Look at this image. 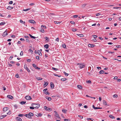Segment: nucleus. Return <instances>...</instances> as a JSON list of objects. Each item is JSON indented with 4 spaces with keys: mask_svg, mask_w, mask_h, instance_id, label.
<instances>
[{
    "mask_svg": "<svg viewBox=\"0 0 121 121\" xmlns=\"http://www.w3.org/2000/svg\"><path fill=\"white\" fill-rule=\"evenodd\" d=\"M34 116V114L32 112H29L28 114H25L24 116L29 119H32V116Z\"/></svg>",
    "mask_w": 121,
    "mask_h": 121,
    "instance_id": "1",
    "label": "nucleus"
},
{
    "mask_svg": "<svg viewBox=\"0 0 121 121\" xmlns=\"http://www.w3.org/2000/svg\"><path fill=\"white\" fill-rule=\"evenodd\" d=\"M31 106H34V108L37 109L39 107L40 105L39 104H35L33 103L32 104Z\"/></svg>",
    "mask_w": 121,
    "mask_h": 121,
    "instance_id": "2",
    "label": "nucleus"
},
{
    "mask_svg": "<svg viewBox=\"0 0 121 121\" xmlns=\"http://www.w3.org/2000/svg\"><path fill=\"white\" fill-rule=\"evenodd\" d=\"M8 31L7 30H6L2 34V36L3 37H5L8 35V33L7 32Z\"/></svg>",
    "mask_w": 121,
    "mask_h": 121,
    "instance_id": "3",
    "label": "nucleus"
},
{
    "mask_svg": "<svg viewBox=\"0 0 121 121\" xmlns=\"http://www.w3.org/2000/svg\"><path fill=\"white\" fill-rule=\"evenodd\" d=\"M24 68L26 70L29 72H30V71L29 69L28 68L27 65L26 64H25L24 65Z\"/></svg>",
    "mask_w": 121,
    "mask_h": 121,
    "instance_id": "4",
    "label": "nucleus"
},
{
    "mask_svg": "<svg viewBox=\"0 0 121 121\" xmlns=\"http://www.w3.org/2000/svg\"><path fill=\"white\" fill-rule=\"evenodd\" d=\"M44 109L46 110L49 111H51L52 110V109L51 108H48V107H47L46 106L44 107Z\"/></svg>",
    "mask_w": 121,
    "mask_h": 121,
    "instance_id": "5",
    "label": "nucleus"
},
{
    "mask_svg": "<svg viewBox=\"0 0 121 121\" xmlns=\"http://www.w3.org/2000/svg\"><path fill=\"white\" fill-rule=\"evenodd\" d=\"M32 65L33 67L35 69H40V68L38 67L37 65L35 64H32Z\"/></svg>",
    "mask_w": 121,
    "mask_h": 121,
    "instance_id": "6",
    "label": "nucleus"
},
{
    "mask_svg": "<svg viewBox=\"0 0 121 121\" xmlns=\"http://www.w3.org/2000/svg\"><path fill=\"white\" fill-rule=\"evenodd\" d=\"M54 112L55 114V116L58 118H59L60 119V117H59L58 115V113L56 111H54Z\"/></svg>",
    "mask_w": 121,
    "mask_h": 121,
    "instance_id": "7",
    "label": "nucleus"
},
{
    "mask_svg": "<svg viewBox=\"0 0 121 121\" xmlns=\"http://www.w3.org/2000/svg\"><path fill=\"white\" fill-rule=\"evenodd\" d=\"M85 67V65H83L81 64H80L79 66V67L80 69H82Z\"/></svg>",
    "mask_w": 121,
    "mask_h": 121,
    "instance_id": "8",
    "label": "nucleus"
},
{
    "mask_svg": "<svg viewBox=\"0 0 121 121\" xmlns=\"http://www.w3.org/2000/svg\"><path fill=\"white\" fill-rule=\"evenodd\" d=\"M26 99L27 100H30L31 99V97L29 96H27L25 97Z\"/></svg>",
    "mask_w": 121,
    "mask_h": 121,
    "instance_id": "9",
    "label": "nucleus"
},
{
    "mask_svg": "<svg viewBox=\"0 0 121 121\" xmlns=\"http://www.w3.org/2000/svg\"><path fill=\"white\" fill-rule=\"evenodd\" d=\"M7 97L12 99H13V96L11 95H8L7 96Z\"/></svg>",
    "mask_w": 121,
    "mask_h": 121,
    "instance_id": "10",
    "label": "nucleus"
},
{
    "mask_svg": "<svg viewBox=\"0 0 121 121\" xmlns=\"http://www.w3.org/2000/svg\"><path fill=\"white\" fill-rule=\"evenodd\" d=\"M9 109V108L5 107L3 108V111L4 112H5Z\"/></svg>",
    "mask_w": 121,
    "mask_h": 121,
    "instance_id": "11",
    "label": "nucleus"
},
{
    "mask_svg": "<svg viewBox=\"0 0 121 121\" xmlns=\"http://www.w3.org/2000/svg\"><path fill=\"white\" fill-rule=\"evenodd\" d=\"M88 46L89 47L92 48L94 47L95 46V45L91 44H89Z\"/></svg>",
    "mask_w": 121,
    "mask_h": 121,
    "instance_id": "12",
    "label": "nucleus"
},
{
    "mask_svg": "<svg viewBox=\"0 0 121 121\" xmlns=\"http://www.w3.org/2000/svg\"><path fill=\"white\" fill-rule=\"evenodd\" d=\"M29 21L30 22L34 24L35 23V21L34 20H30Z\"/></svg>",
    "mask_w": 121,
    "mask_h": 121,
    "instance_id": "13",
    "label": "nucleus"
},
{
    "mask_svg": "<svg viewBox=\"0 0 121 121\" xmlns=\"http://www.w3.org/2000/svg\"><path fill=\"white\" fill-rule=\"evenodd\" d=\"M16 119L18 121H22V119L20 117H17Z\"/></svg>",
    "mask_w": 121,
    "mask_h": 121,
    "instance_id": "14",
    "label": "nucleus"
},
{
    "mask_svg": "<svg viewBox=\"0 0 121 121\" xmlns=\"http://www.w3.org/2000/svg\"><path fill=\"white\" fill-rule=\"evenodd\" d=\"M62 111L65 113H66L67 110L65 109H63L62 110Z\"/></svg>",
    "mask_w": 121,
    "mask_h": 121,
    "instance_id": "15",
    "label": "nucleus"
},
{
    "mask_svg": "<svg viewBox=\"0 0 121 121\" xmlns=\"http://www.w3.org/2000/svg\"><path fill=\"white\" fill-rule=\"evenodd\" d=\"M50 85L51 86V87L53 89L54 87V84L52 83V82H51L50 83Z\"/></svg>",
    "mask_w": 121,
    "mask_h": 121,
    "instance_id": "16",
    "label": "nucleus"
},
{
    "mask_svg": "<svg viewBox=\"0 0 121 121\" xmlns=\"http://www.w3.org/2000/svg\"><path fill=\"white\" fill-rule=\"evenodd\" d=\"M46 98L49 101H51V98L50 97H47Z\"/></svg>",
    "mask_w": 121,
    "mask_h": 121,
    "instance_id": "17",
    "label": "nucleus"
},
{
    "mask_svg": "<svg viewBox=\"0 0 121 121\" xmlns=\"http://www.w3.org/2000/svg\"><path fill=\"white\" fill-rule=\"evenodd\" d=\"M49 46L48 44L45 45L44 46V47L46 49H48V48Z\"/></svg>",
    "mask_w": 121,
    "mask_h": 121,
    "instance_id": "18",
    "label": "nucleus"
},
{
    "mask_svg": "<svg viewBox=\"0 0 121 121\" xmlns=\"http://www.w3.org/2000/svg\"><path fill=\"white\" fill-rule=\"evenodd\" d=\"M7 116V115H3L0 117V119H3V118L4 117Z\"/></svg>",
    "mask_w": 121,
    "mask_h": 121,
    "instance_id": "19",
    "label": "nucleus"
},
{
    "mask_svg": "<svg viewBox=\"0 0 121 121\" xmlns=\"http://www.w3.org/2000/svg\"><path fill=\"white\" fill-rule=\"evenodd\" d=\"M82 7H89L88 6V5L87 4H84L83 5Z\"/></svg>",
    "mask_w": 121,
    "mask_h": 121,
    "instance_id": "20",
    "label": "nucleus"
},
{
    "mask_svg": "<svg viewBox=\"0 0 121 121\" xmlns=\"http://www.w3.org/2000/svg\"><path fill=\"white\" fill-rule=\"evenodd\" d=\"M77 87L79 89H81L82 88V86L80 85H78L77 86Z\"/></svg>",
    "mask_w": 121,
    "mask_h": 121,
    "instance_id": "21",
    "label": "nucleus"
},
{
    "mask_svg": "<svg viewBox=\"0 0 121 121\" xmlns=\"http://www.w3.org/2000/svg\"><path fill=\"white\" fill-rule=\"evenodd\" d=\"M48 82H45V84L43 85V86L45 87H46L48 85Z\"/></svg>",
    "mask_w": 121,
    "mask_h": 121,
    "instance_id": "22",
    "label": "nucleus"
},
{
    "mask_svg": "<svg viewBox=\"0 0 121 121\" xmlns=\"http://www.w3.org/2000/svg\"><path fill=\"white\" fill-rule=\"evenodd\" d=\"M103 103L104 105H107V103L105 101L103 100Z\"/></svg>",
    "mask_w": 121,
    "mask_h": 121,
    "instance_id": "23",
    "label": "nucleus"
},
{
    "mask_svg": "<svg viewBox=\"0 0 121 121\" xmlns=\"http://www.w3.org/2000/svg\"><path fill=\"white\" fill-rule=\"evenodd\" d=\"M109 117L112 119L115 118V117H114L113 115H110L109 116Z\"/></svg>",
    "mask_w": 121,
    "mask_h": 121,
    "instance_id": "24",
    "label": "nucleus"
},
{
    "mask_svg": "<svg viewBox=\"0 0 121 121\" xmlns=\"http://www.w3.org/2000/svg\"><path fill=\"white\" fill-rule=\"evenodd\" d=\"M38 54H39V55L40 56H41L42 55V54L41 52H40V50H38Z\"/></svg>",
    "mask_w": 121,
    "mask_h": 121,
    "instance_id": "25",
    "label": "nucleus"
},
{
    "mask_svg": "<svg viewBox=\"0 0 121 121\" xmlns=\"http://www.w3.org/2000/svg\"><path fill=\"white\" fill-rule=\"evenodd\" d=\"M104 71L102 70H101L100 71L99 73L100 74H102L104 73Z\"/></svg>",
    "mask_w": 121,
    "mask_h": 121,
    "instance_id": "26",
    "label": "nucleus"
},
{
    "mask_svg": "<svg viewBox=\"0 0 121 121\" xmlns=\"http://www.w3.org/2000/svg\"><path fill=\"white\" fill-rule=\"evenodd\" d=\"M26 103V102L22 101L20 102V103L22 105L25 104Z\"/></svg>",
    "mask_w": 121,
    "mask_h": 121,
    "instance_id": "27",
    "label": "nucleus"
},
{
    "mask_svg": "<svg viewBox=\"0 0 121 121\" xmlns=\"http://www.w3.org/2000/svg\"><path fill=\"white\" fill-rule=\"evenodd\" d=\"M45 39H46V40H47V41H48L49 40V39L48 37H45Z\"/></svg>",
    "mask_w": 121,
    "mask_h": 121,
    "instance_id": "28",
    "label": "nucleus"
},
{
    "mask_svg": "<svg viewBox=\"0 0 121 121\" xmlns=\"http://www.w3.org/2000/svg\"><path fill=\"white\" fill-rule=\"evenodd\" d=\"M20 22L22 24H24L25 23V22L23 21H22V20L21 19L20 20Z\"/></svg>",
    "mask_w": 121,
    "mask_h": 121,
    "instance_id": "29",
    "label": "nucleus"
},
{
    "mask_svg": "<svg viewBox=\"0 0 121 121\" xmlns=\"http://www.w3.org/2000/svg\"><path fill=\"white\" fill-rule=\"evenodd\" d=\"M92 107L93 108L95 109H98V107H95L94 105H93Z\"/></svg>",
    "mask_w": 121,
    "mask_h": 121,
    "instance_id": "30",
    "label": "nucleus"
},
{
    "mask_svg": "<svg viewBox=\"0 0 121 121\" xmlns=\"http://www.w3.org/2000/svg\"><path fill=\"white\" fill-rule=\"evenodd\" d=\"M54 76H58V77H60L61 76L60 75H57V74H55V73L54 74Z\"/></svg>",
    "mask_w": 121,
    "mask_h": 121,
    "instance_id": "31",
    "label": "nucleus"
},
{
    "mask_svg": "<svg viewBox=\"0 0 121 121\" xmlns=\"http://www.w3.org/2000/svg\"><path fill=\"white\" fill-rule=\"evenodd\" d=\"M62 47L64 48H66V45L65 44H63L62 45Z\"/></svg>",
    "mask_w": 121,
    "mask_h": 121,
    "instance_id": "32",
    "label": "nucleus"
},
{
    "mask_svg": "<svg viewBox=\"0 0 121 121\" xmlns=\"http://www.w3.org/2000/svg\"><path fill=\"white\" fill-rule=\"evenodd\" d=\"M37 114L38 115H36L37 117L39 116V117H41L42 115V114L40 113H37Z\"/></svg>",
    "mask_w": 121,
    "mask_h": 121,
    "instance_id": "33",
    "label": "nucleus"
},
{
    "mask_svg": "<svg viewBox=\"0 0 121 121\" xmlns=\"http://www.w3.org/2000/svg\"><path fill=\"white\" fill-rule=\"evenodd\" d=\"M24 116V114H19L18 115V116L22 117H23Z\"/></svg>",
    "mask_w": 121,
    "mask_h": 121,
    "instance_id": "34",
    "label": "nucleus"
},
{
    "mask_svg": "<svg viewBox=\"0 0 121 121\" xmlns=\"http://www.w3.org/2000/svg\"><path fill=\"white\" fill-rule=\"evenodd\" d=\"M9 5L8 4H6L5 5V6H7V8H13V7H10V6H8V5Z\"/></svg>",
    "mask_w": 121,
    "mask_h": 121,
    "instance_id": "35",
    "label": "nucleus"
},
{
    "mask_svg": "<svg viewBox=\"0 0 121 121\" xmlns=\"http://www.w3.org/2000/svg\"><path fill=\"white\" fill-rule=\"evenodd\" d=\"M5 23V22H2L0 23V25H4Z\"/></svg>",
    "mask_w": 121,
    "mask_h": 121,
    "instance_id": "36",
    "label": "nucleus"
},
{
    "mask_svg": "<svg viewBox=\"0 0 121 121\" xmlns=\"http://www.w3.org/2000/svg\"><path fill=\"white\" fill-rule=\"evenodd\" d=\"M77 35L81 37H83V35L82 34H77Z\"/></svg>",
    "mask_w": 121,
    "mask_h": 121,
    "instance_id": "37",
    "label": "nucleus"
},
{
    "mask_svg": "<svg viewBox=\"0 0 121 121\" xmlns=\"http://www.w3.org/2000/svg\"><path fill=\"white\" fill-rule=\"evenodd\" d=\"M30 8H28L27 9H23V10L24 11H27L28 10H30Z\"/></svg>",
    "mask_w": 121,
    "mask_h": 121,
    "instance_id": "38",
    "label": "nucleus"
},
{
    "mask_svg": "<svg viewBox=\"0 0 121 121\" xmlns=\"http://www.w3.org/2000/svg\"><path fill=\"white\" fill-rule=\"evenodd\" d=\"M15 77H16L17 78H20V77H19L18 74L17 73L15 75Z\"/></svg>",
    "mask_w": 121,
    "mask_h": 121,
    "instance_id": "39",
    "label": "nucleus"
},
{
    "mask_svg": "<svg viewBox=\"0 0 121 121\" xmlns=\"http://www.w3.org/2000/svg\"><path fill=\"white\" fill-rule=\"evenodd\" d=\"M88 121H89V120H91V121H93V119L91 118H88L87 119Z\"/></svg>",
    "mask_w": 121,
    "mask_h": 121,
    "instance_id": "40",
    "label": "nucleus"
},
{
    "mask_svg": "<svg viewBox=\"0 0 121 121\" xmlns=\"http://www.w3.org/2000/svg\"><path fill=\"white\" fill-rule=\"evenodd\" d=\"M41 27L42 28H44V29H45V28L46 29V27L45 26H43V25H42L41 26Z\"/></svg>",
    "mask_w": 121,
    "mask_h": 121,
    "instance_id": "41",
    "label": "nucleus"
},
{
    "mask_svg": "<svg viewBox=\"0 0 121 121\" xmlns=\"http://www.w3.org/2000/svg\"><path fill=\"white\" fill-rule=\"evenodd\" d=\"M54 22L56 24H60V22H58L56 21H54Z\"/></svg>",
    "mask_w": 121,
    "mask_h": 121,
    "instance_id": "42",
    "label": "nucleus"
},
{
    "mask_svg": "<svg viewBox=\"0 0 121 121\" xmlns=\"http://www.w3.org/2000/svg\"><path fill=\"white\" fill-rule=\"evenodd\" d=\"M36 59L38 60H39V56H36Z\"/></svg>",
    "mask_w": 121,
    "mask_h": 121,
    "instance_id": "43",
    "label": "nucleus"
},
{
    "mask_svg": "<svg viewBox=\"0 0 121 121\" xmlns=\"http://www.w3.org/2000/svg\"><path fill=\"white\" fill-rule=\"evenodd\" d=\"M63 73L65 75H66L67 76H68L69 75L68 73H66L65 72H64Z\"/></svg>",
    "mask_w": 121,
    "mask_h": 121,
    "instance_id": "44",
    "label": "nucleus"
},
{
    "mask_svg": "<svg viewBox=\"0 0 121 121\" xmlns=\"http://www.w3.org/2000/svg\"><path fill=\"white\" fill-rule=\"evenodd\" d=\"M66 79H67L66 78H64V79L61 78V80L62 81H65V80H66Z\"/></svg>",
    "mask_w": 121,
    "mask_h": 121,
    "instance_id": "45",
    "label": "nucleus"
},
{
    "mask_svg": "<svg viewBox=\"0 0 121 121\" xmlns=\"http://www.w3.org/2000/svg\"><path fill=\"white\" fill-rule=\"evenodd\" d=\"M45 94L47 95H49L50 94L48 92V91H46V92H45Z\"/></svg>",
    "mask_w": 121,
    "mask_h": 121,
    "instance_id": "46",
    "label": "nucleus"
},
{
    "mask_svg": "<svg viewBox=\"0 0 121 121\" xmlns=\"http://www.w3.org/2000/svg\"><path fill=\"white\" fill-rule=\"evenodd\" d=\"M7 114L8 115H9L11 114V112L10 111H9V112L8 113H7Z\"/></svg>",
    "mask_w": 121,
    "mask_h": 121,
    "instance_id": "47",
    "label": "nucleus"
},
{
    "mask_svg": "<svg viewBox=\"0 0 121 121\" xmlns=\"http://www.w3.org/2000/svg\"><path fill=\"white\" fill-rule=\"evenodd\" d=\"M20 55L21 56H22L23 55V52L22 51H21L20 54Z\"/></svg>",
    "mask_w": 121,
    "mask_h": 121,
    "instance_id": "48",
    "label": "nucleus"
},
{
    "mask_svg": "<svg viewBox=\"0 0 121 121\" xmlns=\"http://www.w3.org/2000/svg\"><path fill=\"white\" fill-rule=\"evenodd\" d=\"M14 107L16 109H17L18 107L17 105L16 104L14 105Z\"/></svg>",
    "mask_w": 121,
    "mask_h": 121,
    "instance_id": "49",
    "label": "nucleus"
},
{
    "mask_svg": "<svg viewBox=\"0 0 121 121\" xmlns=\"http://www.w3.org/2000/svg\"><path fill=\"white\" fill-rule=\"evenodd\" d=\"M40 31L42 33H44V30L43 29H41Z\"/></svg>",
    "mask_w": 121,
    "mask_h": 121,
    "instance_id": "50",
    "label": "nucleus"
},
{
    "mask_svg": "<svg viewBox=\"0 0 121 121\" xmlns=\"http://www.w3.org/2000/svg\"><path fill=\"white\" fill-rule=\"evenodd\" d=\"M52 69L54 70H55L56 71L58 70V69L56 68H54V67H52Z\"/></svg>",
    "mask_w": 121,
    "mask_h": 121,
    "instance_id": "51",
    "label": "nucleus"
},
{
    "mask_svg": "<svg viewBox=\"0 0 121 121\" xmlns=\"http://www.w3.org/2000/svg\"><path fill=\"white\" fill-rule=\"evenodd\" d=\"M116 47L117 48H121V46L120 45H118L117 46H116Z\"/></svg>",
    "mask_w": 121,
    "mask_h": 121,
    "instance_id": "52",
    "label": "nucleus"
},
{
    "mask_svg": "<svg viewBox=\"0 0 121 121\" xmlns=\"http://www.w3.org/2000/svg\"><path fill=\"white\" fill-rule=\"evenodd\" d=\"M64 121H70V120L68 119H64Z\"/></svg>",
    "mask_w": 121,
    "mask_h": 121,
    "instance_id": "53",
    "label": "nucleus"
},
{
    "mask_svg": "<svg viewBox=\"0 0 121 121\" xmlns=\"http://www.w3.org/2000/svg\"><path fill=\"white\" fill-rule=\"evenodd\" d=\"M70 22L71 24H75V22L73 21H71Z\"/></svg>",
    "mask_w": 121,
    "mask_h": 121,
    "instance_id": "54",
    "label": "nucleus"
},
{
    "mask_svg": "<svg viewBox=\"0 0 121 121\" xmlns=\"http://www.w3.org/2000/svg\"><path fill=\"white\" fill-rule=\"evenodd\" d=\"M77 29L76 28H73V29L72 30L73 31H75L77 30Z\"/></svg>",
    "mask_w": 121,
    "mask_h": 121,
    "instance_id": "55",
    "label": "nucleus"
},
{
    "mask_svg": "<svg viewBox=\"0 0 121 121\" xmlns=\"http://www.w3.org/2000/svg\"><path fill=\"white\" fill-rule=\"evenodd\" d=\"M118 96V95H117L115 94L113 95V97H117Z\"/></svg>",
    "mask_w": 121,
    "mask_h": 121,
    "instance_id": "56",
    "label": "nucleus"
},
{
    "mask_svg": "<svg viewBox=\"0 0 121 121\" xmlns=\"http://www.w3.org/2000/svg\"><path fill=\"white\" fill-rule=\"evenodd\" d=\"M30 109H34V106H33V107H30Z\"/></svg>",
    "mask_w": 121,
    "mask_h": 121,
    "instance_id": "57",
    "label": "nucleus"
},
{
    "mask_svg": "<svg viewBox=\"0 0 121 121\" xmlns=\"http://www.w3.org/2000/svg\"><path fill=\"white\" fill-rule=\"evenodd\" d=\"M92 36L95 39L97 37L96 35H93Z\"/></svg>",
    "mask_w": 121,
    "mask_h": 121,
    "instance_id": "58",
    "label": "nucleus"
},
{
    "mask_svg": "<svg viewBox=\"0 0 121 121\" xmlns=\"http://www.w3.org/2000/svg\"><path fill=\"white\" fill-rule=\"evenodd\" d=\"M37 78L38 79V80H41L43 79V78H41L40 77L39 78Z\"/></svg>",
    "mask_w": 121,
    "mask_h": 121,
    "instance_id": "59",
    "label": "nucleus"
},
{
    "mask_svg": "<svg viewBox=\"0 0 121 121\" xmlns=\"http://www.w3.org/2000/svg\"><path fill=\"white\" fill-rule=\"evenodd\" d=\"M59 38H57L56 39V41H57L58 42H59Z\"/></svg>",
    "mask_w": 121,
    "mask_h": 121,
    "instance_id": "60",
    "label": "nucleus"
},
{
    "mask_svg": "<svg viewBox=\"0 0 121 121\" xmlns=\"http://www.w3.org/2000/svg\"><path fill=\"white\" fill-rule=\"evenodd\" d=\"M13 3V1H9V4H12Z\"/></svg>",
    "mask_w": 121,
    "mask_h": 121,
    "instance_id": "61",
    "label": "nucleus"
},
{
    "mask_svg": "<svg viewBox=\"0 0 121 121\" xmlns=\"http://www.w3.org/2000/svg\"><path fill=\"white\" fill-rule=\"evenodd\" d=\"M47 90V89H44L43 90V91L44 92V93H45V92H46Z\"/></svg>",
    "mask_w": 121,
    "mask_h": 121,
    "instance_id": "62",
    "label": "nucleus"
},
{
    "mask_svg": "<svg viewBox=\"0 0 121 121\" xmlns=\"http://www.w3.org/2000/svg\"><path fill=\"white\" fill-rule=\"evenodd\" d=\"M78 117H80L81 119H82L83 118V116L80 115H78Z\"/></svg>",
    "mask_w": 121,
    "mask_h": 121,
    "instance_id": "63",
    "label": "nucleus"
},
{
    "mask_svg": "<svg viewBox=\"0 0 121 121\" xmlns=\"http://www.w3.org/2000/svg\"><path fill=\"white\" fill-rule=\"evenodd\" d=\"M87 82L88 83H91V81L89 80L88 81H87Z\"/></svg>",
    "mask_w": 121,
    "mask_h": 121,
    "instance_id": "64",
    "label": "nucleus"
}]
</instances>
